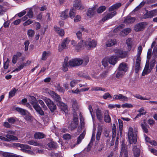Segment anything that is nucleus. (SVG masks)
<instances>
[{
	"label": "nucleus",
	"instance_id": "nucleus-1",
	"mask_svg": "<svg viewBox=\"0 0 157 157\" xmlns=\"http://www.w3.org/2000/svg\"><path fill=\"white\" fill-rule=\"evenodd\" d=\"M137 129L135 128L134 129L129 127L128 129V138L130 144H135L137 140Z\"/></svg>",
	"mask_w": 157,
	"mask_h": 157
},
{
	"label": "nucleus",
	"instance_id": "nucleus-2",
	"mask_svg": "<svg viewBox=\"0 0 157 157\" xmlns=\"http://www.w3.org/2000/svg\"><path fill=\"white\" fill-rule=\"evenodd\" d=\"M30 102L33 105V108L38 113L41 115H43L44 114V112L36 102L37 100L36 98L33 96H30Z\"/></svg>",
	"mask_w": 157,
	"mask_h": 157
},
{
	"label": "nucleus",
	"instance_id": "nucleus-3",
	"mask_svg": "<svg viewBox=\"0 0 157 157\" xmlns=\"http://www.w3.org/2000/svg\"><path fill=\"white\" fill-rule=\"evenodd\" d=\"M128 67L126 63H122L119 65L118 71L116 75L117 78H119L122 76L127 71Z\"/></svg>",
	"mask_w": 157,
	"mask_h": 157
},
{
	"label": "nucleus",
	"instance_id": "nucleus-4",
	"mask_svg": "<svg viewBox=\"0 0 157 157\" xmlns=\"http://www.w3.org/2000/svg\"><path fill=\"white\" fill-rule=\"evenodd\" d=\"M13 145L14 147H17L18 149L23 152L29 153L30 152V150L31 147L27 145L20 143H14Z\"/></svg>",
	"mask_w": 157,
	"mask_h": 157
},
{
	"label": "nucleus",
	"instance_id": "nucleus-5",
	"mask_svg": "<svg viewBox=\"0 0 157 157\" xmlns=\"http://www.w3.org/2000/svg\"><path fill=\"white\" fill-rule=\"evenodd\" d=\"M42 99L44 100L51 112H53L56 109V105L50 99L46 97H44Z\"/></svg>",
	"mask_w": 157,
	"mask_h": 157
},
{
	"label": "nucleus",
	"instance_id": "nucleus-6",
	"mask_svg": "<svg viewBox=\"0 0 157 157\" xmlns=\"http://www.w3.org/2000/svg\"><path fill=\"white\" fill-rule=\"evenodd\" d=\"M83 62V60L82 59L79 58H75L69 60L68 65L70 67L78 66L82 64Z\"/></svg>",
	"mask_w": 157,
	"mask_h": 157
},
{
	"label": "nucleus",
	"instance_id": "nucleus-7",
	"mask_svg": "<svg viewBox=\"0 0 157 157\" xmlns=\"http://www.w3.org/2000/svg\"><path fill=\"white\" fill-rule=\"evenodd\" d=\"M70 39L68 37H67L64 39L62 41L61 45H59L58 47V50L61 52L63 49L67 48L68 44L70 41Z\"/></svg>",
	"mask_w": 157,
	"mask_h": 157
},
{
	"label": "nucleus",
	"instance_id": "nucleus-8",
	"mask_svg": "<svg viewBox=\"0 0 157 157\" xmlns=\"http://www.w3.org/2000/svg\"><path fill=\"white\" fill-rule=\"evenodd\" d=\"M128 153L127 150V147L124 144V141L122 142L121 149L120 157H128Z\"/></svg>",
	"mask_w": 157,
	"mask_h": 157
},
{
	"label": "nucleus",
	"instance_id": "nucleus-9",
	"mask_svg": "<svg viewBox=\"0 0 157 157\" xmlns=\"http://www.w3.org/2000/svg\"><path fill=\"white\" fill-rule=\"evenodd\" d=\"M114 52L116 53V56L117 58H124L127 55V52L123 51L121 49H115Z\"/></svg>",
	"mask_w": 157,
	"mask_h": 157
},
{
	"label": "nucleus",
	"instance_id": "nucleus-10",
	"mask_svg": "<svg viewBox=\"0 0 157 157\" xmlns=\"http://www.w3.org/2000/svg\"><path fill=\"white\" fill-rule=\"evenodd\" d=\"M97 45V42L94 40L89 38L86 40V46L90 48H95Z\"/></svg>",
	"mask_w": 157,
	"mask_h": 157
},
{
	"label": "nucleus",
	"instance_id": "nucleus-11",
	"mask_svg": "<svg viewBox=\"0 0 157 157\" xmlns=\"http://www.w3.org/2000/svg\"><path fill=\"white\" fill-rule=\"evenodd\" d=\"M48 93L58 103L61 102L60 98L59 95L55 93L53 91L48 90Z\"/></svg>",
	"mask_w": 157,
	"mask_h": 157
},
{
	"label": "nucleus",
	"instance_id": "nucleus-12",
	"mask_svg": "<svg viewBox=\"0 0 157 157\" xmlns=\"http://www.w3.org/2000/svg\"><path fill=\"white\" fill-rule=\"evenodd\" d=\"M135 65V72L137 73L140 69V64L141 61V58L140 56H136Z\"/></svg>",
	"mask_w": 157,
	"mask_h": 157
},
{
	"label": "nucleus",
	"instance_id": "nucleus-13",
	"mask_svg": "<svg viewBox=\"0 0 157 157\" xmlns=\"http://www.w3.org/2000/svg\"><path fill=\"white\" fill-rule=\"evenodd\" d=\"M157 15V9L147 12L144 15L145 18H151Z\"/></svg>",
	"mask_w": 157,
	"mask_h": 157
},
{
	"label": "nucleus",
	"instance_id": "nucleus-14",
	"mask_svg": "<svg viewBox=\"0 0 157 157\" xmlns=\"http://www.w3.org/2000/svg\"><path fill=\"white\" fill-rule=\"evenodd\" d=\"M78 119L76 116H74L73 118V120L72 121L71 124L69 126V128L71 130L75 129L77 127L78 124Z\"/></svg>",
	"mask_w": 157,
	"mask_h": 157
},
{
	"label": "nucleus",
	"instance_id": "nucleus-15",
	"mask_svg": "<svg viewBox=\"0 0 157 157\" xmlns=\"http://www.w3.org/2000/svg\"><path fill=\"white\" fill-rule=\"evenodd\" d=\"M144 22H141L136 24L134 27V29L136 32L141 31L144 29L145 28Z\"/></svg>",
	"mask_w": 157,
	"mask_h": 157
},
{
	"label": "nucleus",
	"instance_id": "nucleus-16",
	"mask_svg": "<svg viewBox=\"0 0 157 157\" xmlns=\"http://www.w3.org/2000/svg\"><path fill=\"white\" fill-rule=\"evenodd\" d=\"M96 9V7L95 6L89 8L87 10L86 13L87 16L90 18L93 17L95 13Z\"/></svg>",
	"mask_w": 157,
	"mask_h": 157
},
{
	"label": "nucleus",
	"instance_id": "nucleus-17",
	"mask_svg": "<svg viewBox=\"0 0 157 157\" xmlns=\"http://www.w3.org/2000/svg\"><path fill=\"white\" fill-rule=\"evenodd\" d=\"M34 14L32 11V9L30 8L29 11L27 12V14L22 17V21H25L27 20L28 18L30 19H32L33 18Z\"/></svg>",
	"mask_w": 157,
	"mask_h": 157
},
{
	"label": "nucleus",
	"instance_id": "nucleus-18",
	"mask_svg": "<svg viewBox=\"0 0 157 157\" xmlns=\"http://www.w3.org/2000/svg\"><path fill=\"white\" fill-rule=\"evenodd\" d=\"M73 6L75 9L78 10H81L83 9L84 7L82 5L80 0H75L74 1Z\"/></svg>",
	"mask_w": 157,
	"mask_h": 157
},
{
	"label": "nucleus",
	"instance_id": "nucleus-19",
	"mask_svg": "<svg viewBox=\"0 0 157 157\" xmlns=\"http://www.w3.org/2000/svg\"><path fill=\"white\" fill-rule=\"evenodd\" d=\"M152 69L149 66V61H147L145 68L142 73L143 75H144L147 73L151 72Z\"/></svg>",
	"mask_w": 157,
	"mask_h": 157
},
{
	"label": "nucleus",
	"instance_id": "nucleus-20",
	"mask_svg": "<svg viewBox=\"0 0 157 157\" xmlns=\"http://www.w3.org/2000/svg\"><path fill=\"white\" fill-rule=\"evenodd\" d=\"M107 57L109 60V63L113 66L115 65L117 62L118 59L117 56L116 55H113Z\"/></svg>",
	"mask_w": 157,
	"mask_h": 157
},
{
	"label": "nucleus",
	"instance_id": "nucleus-21",
	"mask_svg": "<svg viewBox=\"0 0 157 157\" xmlns=\"http://www.w3.org/2000/svg\"><path fill=\"white\" fill-rule=\"evenodd\" d=\"M117 13L116 11L113 12H111L108 13L107 15L102 19V21H104L108 19L112 18Z\"/></svg>",
	"mask_w": 157,
	"mask_h": 157
},
{
	"label": "nucleus",
	"instance_id": "nucleus-22",
	"mask_svg": "<svg viewBox=\"0 0 157 157\" xmlns=\"http://www.w3.org/2000/svg\"><path fill=\"white\" fill-rule=\"evenodd\" d=\"M57 105L60 109L63 111L65 113H67L68 111L67 106L64 103L61 102L57 103Z\"/></svg>",
	"mask_w": 157,
	"mask_h": 157
},
{
	"label": "nucleus",
	"instance_id": "nucleus-23",
	"mask_svg": "<svg viewBox=\"0 0 157 157\" xmlns=\"http://www.w3.org/2000/svg\"><path fill=\"white\" fill-rule=\"evenodd\" d=\"M104 121L106 123H110L111 122V119L109 115V111L107 110L105 111L104 114Z\"/></svg>",
	"mask_w": 157,
	"mask_h": 157
},
{
	"label": "nucleus",
	"instance_id": "nucleus-24",
	"mask_svg": "<svg viewBox=\"0 0 157 157\" xmlns=\"http://www.w3.org/2000/svg\"><path fill=\"white\" fill-rule=\"evenodd\" d=\"M86 41L84 42L83 40H81L75 47L76 50L78 51L81 48L86 46Z\"/></svg>",
	"mask_w": 157,
	"mask_h": 157
},
{
	"label": "nucleus",
	"instance_id": "nucleus-25",
	"mask_svg": "<svg viewBox=\"0 0 157 157\" xmlns=\"http://www.w3.org/2000/svg\"><path fill=\"white\" fill-rule=\"evenodd\" d=\"M54 30L60 36H64L65 32L63 29L58 28L56 26H55L54 27Z\"/></svg>",
	"mask_w": 157,
	"mask_h": 157
},
{
	"label": "nucleus",
	"instance_id": "nucleus-26",
	"mask_svg": "<svg viewBox=\"0 0 157 157\" xmlns=\"http://www.w3.org/2000/svg\"><path fill=\"white\" fill-rule=\"evenodd\" d=\"M135 18L130 16L126 17L124 20V22L125 23H131L134 22L135 21Z\"/></svg>",
	"mask_w": 157,
	"mask_h": 157
},
{
	"label": "nucleus",
	"instance_id": "nucleus-27",
	"mask_svg": "<svg viewBox=\"0 0 157 157\" xmlns=\"http://www.w3.org/2000/svg\"><path fill=\"white\" fill-rule=\"evenodd\" d=\"M68 59L67 57H66L64 59V62L63 65L62 70L64 71H66L68 70V67H71L69 66V62H67Z\"/></svg>",
	"mask_w": 157,
	"mask_h": 157
},
{
	"label": "nucleus",
	"instance_id": "nucleus-28",
	"mask_svg": "<svg viewBox=\"0 0 157 157\" xmlns=\"http://www.w3.org/2000/svg\"><path fill=\"white\" fill-rule=\"evenodd\" d=\"M68 10L66 9L64 11H62L61 13L60 17L62 20H64L67 18L68 16Z\"/></svg>",
	"mask_w": 157,
	"mask_h": 157
},
{
	"label": "nucleus",
	"instance_id": "nucleus-29",
	"mask_svg": "<svg viewBox=\"0 0 157 157\" xmlns=\"http://www.w3.org/2000/svg\"><path fill=\"white\" fill-rule=\"evenodd\" d=\"M117 43V41L116 40L110 39L106 42L105 46L106 47H110L114 45Z\"/></svg>",
	"mask_w": 157,
	"mask_h": 157
},
{
	"label": "nucleus",
	"instance_id": "nucleus-30",
	"mask_svg": "<svg viewBox=\"0 0 157 157\" xmlns=\"http://www.w3.org/2000/svg\"><path fill=\"white\" fill-rule=\"evenodd\" d=\"M131 30V29L129 28L125 29L120 32V35L121 36H124L128 35Z\"/></svg>",
	"mask_w": 157,
	"mask_h": 157
},
{
	"label": "nucleus",
	"instance_id": "nucleus-31",
	"mask_svg": "<svg viewBox=\"0 0 157 157\" xmlns=\"http://www.w3.org/2000/svg\"><path fill=\"white\" fill-rule=\"evenodd\" d=\"M121 6L120 3H117L110 6L109 8V11H112L118 9Z\"/></svg>",
	"mask_w": 157,
	"mask_h": 157
},
{
	"label": "nucleus",
	"instance_id": "nucleus-32",
	"mask_svg": "<svg viewBox=\"0 0 157 157\" xmlns=\"http://www.w3.org/2000/svg\"><path fill=\"white\" fill-rule=\"evenodd\" d=\"M126 43L127 45V48L129 51L131 50L132 44V39L131 38H128L126 40Z\"/></svg>",
	"mask_w": 157,
	"mask_h": 157
},
{
	"label": "nucleus",
	"instance_id": "nucleus-33",
	"mask_svg": "<svg viewBox=\"0 0 157 157\" xmlns=\"http://www.w3.org/2000/svg\"><path fill=\"white\" fill-rule=\"evenodd\" d=\"M96 116L98 119L100 121L102 120V113L101 110L98 109L96 111Z\"/></svg>",
	"mask_w": 157,
	"mask_h": 157
},
{
	"label": "nucleus",
	"instance_id": "nucleus-34",
	"mask_svg": "<svg viewBox=\"0 0 157 157\" xmlns=\"http://www.w3.org/2000/svg\"><path fill=\"white\" fill-rule=\"evenodd\" d=\"M133 151L134 157H139L140 154V149L136 147H134Z\"/></svg>",
	"mask_w": 157,
	"mask_h": 157
},
{
	"label": "nucleus",
	"instance_id": "nucleus-35",
	"mask_svg": "<svg viewBox=\"0 0 157 157\" xmlns=\"http://www.w3.org/2000/svg\"><path fill=\"white\" fill-rule=\"evenodd\" d=\"M45 135L42 133L39 132L36 133L34 135V137L36 139H40L44 138Z\"/></svg>",
	"mask_w": 157,
	"mask_h": 157
},
{
	"label": "nucleus",
	"instance_id": "nucleus-36",
	"mask_svg": "<svg viewBox=\"0 0 157 157\" xmlns=\"http://www.w3.org/2000/svg\"><path fill=\"white\" fill-rule=\"evenodd\" d=\"M15 110L19 113H20L21 114L23 115L26 114H27V113L28 112V111L26 110L19 107L16 108H15Z\"/></svg>",
	"mask_w": 157,
	"mask_h": 157
},
{
	"label": "nucleus",
	"instance_id": "nucleus-37",
	"mask_svg": "<svg viewBox=\"0 0 157 157\" xmlns=\"http://www.w3.org/2000/svg\"><path fill=\"white\" fill-rule=\"evenodd\" d=\"M28 143L29 144L36 146H41L42 145L41 144L33 140L28 141Z\"/></svg>",
	"mask_w": 157,
	"mask_h": 157
},
{
	"label": "nucleus",
	"instance_id": "nucleus-38",
	"mask_svg": "<svg viewBox=\"0 0 157 157\" xmlns=\"http://www.w3.org/2000/svg\"><path fill=\"white\" fill-rule=\"evenodd\" d=\"M21 54L20 53H17L16 55H14L13 57L12 62L13 63H16L17 59L21 56Z\"/></svg>",
	"mask_w": 157,
	"mask_h": 157
},
{
	"label": "nucleus",
	"instance_id": "nucleus-39",
	"mask_svg": "<svg viewBox=\"0 0 157 157\" xmlns=\"http://www.w3.org/2000/svg\"><path fill=\"white\" fill-rule=\"evenodd\" d=\"M102 65L105 67L108 66L109 63V60L107 57H105L102 61Z\"/></svg>",
	"mask_w": 157,
	"mask_h": 157
},
{
	"label": "nucleus",
	"instance_id": "nucleus-40",
	"mask_svg": "<svg viewBox=\"0 0 157 157\" xmlns=\"http://www.w3.org/2000/svg\"><path fill=\"white\" fill-rule=\"evenodd\" d=\"M146 121L144 120V124H141V125L142 128L144 132L145 133H147L148 132V129L147 128V126L146 124Z\"/></svg>",
	"mask_w": 157,
	"mask_h": 157
},
{
	"label": "nucleus",
	"instance_id": "nucleus-41",
	"mask_svg": "<svg viewBox=\"0 0 157 157\" xmlns=\"http://www.w3.org/2000/svg\"><path fill=\"white\" fill-rule=\"evenodd\" d=\"M85 135V133L83 132L77 138V144H79L81 143L82 140L84 138Z\"/></svg>",
	"mask_w": 157,
	"mask_h": 157
},
{
	"label": "nucleus",
	"instance_id": "nucleus-42",
	"mask_svg": "<svg viewBox=\"0 0 157 157\" xmlns=\"http://www.w3.org/2000/svg\"><path fill=\"white\" fill-rule=\"evenodd\" d=\"M6 137L10 140H18V138L14 136L8 134L6 136Z\"/></svg>",
	"mask_w": 157,
	"mask_h": 157
},
{
	"label": "nucleus",
	"instance_id": "nucleus-43",
	"mask_svg": "<svg viewBox=\"0 0 157 157\" xmlns=\"http://www.w3.org/2000/svg\"><path fill=\"white\" fill-rule=\"evenodd\" d=\"M24 117V118L27 121H32L33 120V117L31 116L30 114L28 112L27 113V114L25 115Z\"/></svg>",
	"mask_w": 157,
	"mask_h": 157
},
{
	"label": "nucleus",
	"instance_id": "nucleus-44",
	"mask_svg": "<svg viewBox=\"0 0 157 157\" xmlns=\"http://www.w3.org/2000/svg\"><path fill=\"white\" fill-rule=\"evenodd\" d=\"M50 54V52H44L42 54L41 59L43 60H45L46 59L47 57Z\"/></svg>",
	"mask_w": 157,
	"mask_h": 157
},
{
	"label": "nucleus",
	"instance_id": "nucleus-45",
	"mask_svg": "<svg viewBox=\"0 0 157 157\" xmlns=\"http://www.w3.org/2000/svg\"><path fill=\"white\" fill-rule=\"evenodd\" d=\"M36 102H39L44 109L46 110L47 109L46 106L45 105L43 100L40 99H39Z\"/></svg>",
	"mask_w": 157,
	"mask_h": 157
},
{
	"label": "nucleus",
	"instance_id": "nucleus-46",
	"mask_svg": "<svg viewBox=\"0 0 157 157\" xmlns=\"http://www.w3.org/2000/svg\"><path fill=\"white\" fill-rule=\"evenodd\" d=\"M90 90L91 91H99L101 90L103 91H105V89L104 88H102L101 87H92L91 90Z\"/></svg>",
	"mask_w": 157,
	"mask_h": 157
},
{
	"label": "nucleus",
	"instance_id": "nucleus-47",
	"mask_svg": "<svg viewBox=\"0 0 157 157\" xmlns=\"http://www.w3.org/2000/svg\"><path fill=\"white\" fill-rule=\"evenodd\" d=\"M35 33V32L32 29H29L27 31V34L28 36L29 37H33Z\"/></svg>",
	"mask_w": 157,
	"mask_h": 157
},
{
	"label": "nucleus",
	"instance_id": "nucleus-48",
	"mask_svg": "<svg viewBox=\"0 0 157 157\" xmlns=\"http://www.w3.org/2000/svg\"><path fill=\"white\" fill-rule=\"evenodd\" d=\"M17 90L15 88H13L9 93V97L11 98L13 97L15 94Z\"/></svg>",
	"mask_w": 157,
	"mask_h": 157
},
{
	"label": "nucleus",
	"instance_id": "nucleus-49",
	"mask_svg": "<svg viewBox=\"0 0 157 157\" xmlns=\"http://www.w3.org/2000/svg\"><path fill=\"white\" fill-rule=\"evenodd\" d=\"M75 15V13L74 8L71 9L69 13V16L72 19L74 18Z\"/></svg>",
	"mask_w": 157,
	"mask_h": 157
},
{
	"label": "nucleus",
	"instance_id": "nucleus-50",
	"mask_svg": "<svg viewBox=\"0 0 157 157\" xmlns=\"http://www.w3.org/2000/svg\"><path fill=\"white\" fill-rule=\"evenodd\" d=\"M118 121L119 125V130L120 131V134H121L122 133V128L123 123L122 121L120 119H118Z\"/></svg>",
	"mask_w": 157,
	"mask_h": 157
},
{
	"label": "nucleus",
	"instance_id": "nucleus-51",
	"mask_svg": "<svg viewBox=\"0 0 157 157\" xmlns=\"http://www.w3.org/2000/svg\"><path fill=\"white\" fill-rule=\"evenodd\" d=\"M80 82L79 80H74L71 81L70 83V85L71 88L75 86L76 85Z\"/></svg>",
	"mask_w": 157,
	"mask_h": 157
},
{
	"label": "nucleus",
	"instance_id": "nucleus-52",
	"mask_svg": "<svg viewBox=\"0 0 157 157\" xmlns=\"http://www.w3.org/2000/svg\"><path fill=\"white\" fill-rule=\"evenodd\" d=\"M102 131L101 128H99L98 129V131L96 134V140H99L100 138V136L101 134V132Z\"/></svg>",
	"mask_w": 157,
	"mask_h": 157
},
{
	"label": "nucleus",
	"instance_id": "nucleus-53",
	"mask_svg": "<svg viewBox=\"0 0 157 157\" xmlns=\"http://www.w3.org/2000/svg\"><path fill=\"white\" fill-rule=\"evenodd\" d=\"M48 146L50 148H55L56 147V143L53 141H51L48 144Z\"/></svg>",
	"mask_w": 157,
	"mask_h": 157
},
{
	"label": "nucleus",
	"instance_id": "nucleus-54",
	"mask_svg": "<svg viewBox=\"0 0 157 157\" xmlns=\"http://www.w3.org/2000/svg\"><path fill=\"white\" fill-rule=\"evenodd\" d=\"M11 154L6 152H0V156L3 157H10Z\"/></svg>",
	"mask_w": 157,
	"mask_h": 157
},
{
	"label": "nucleus",
	"instance_id": "nucleus-55",
	"mask_svg": "<svg viewBox=\"0 0 157 157\" xmlns=\"http://www.w3.org/2000/svg\"><path fill=\"white\" fill-rule=\"evenodd\" d=\"M134 96L135 98H137L139 99H140V100H147L150 99L149 98L143 97L141 95L139 94H136V95H134Z\"/></svg>",
	"mask_w": 157,
	"mask_h": 157
},
{
	"label": "nucleus",
	"instance_id": "nucleus-56",
	"mask_svg": "<svg viewBox=\"0 0 157 157\" xmlns=\"http://www.w3.org/2000/svg\"><path fill=\"white\" fill-rule=\"evenodd\" d=\"M56 90L59 91L61 92H64V89L60 86V84H58L56 86Z\"/></svg>",
	"mask_w": 157,
	"mask_h": 157
},
{
	"label": "nucleus",
	"instance_id": "nucleus-57",
	"mask_svg": "<svg viewBox=\"0 0 157 157\" xmlns=\"http://www.w3.org/2000/svg\"><path fill=\"white\" fill-rule=\"evenodd\" d=\"M121 107L123 108H130L133 107V105L130 103H126L121 105Z\"/></svg>",
	"mask_w": 157,
	"mask_h": 157
},
{
	"label": "nucleus",
	"instance_id": "nucleus-58",
	"mask_svg": "<svg viewBox=\"0 0 157 157\" xmlns=\"http://www.w3.org/2000/svg\"><path fill=\"white\" fill-rule=\"evenodd\" d=\"M151 49H149L148 50L147 54V61H149V60L151 58Z\"/></svg>",
	"mask_w": 157,
	"mask_h": 157
},
{
	"label": "nucleus",
	"instance_id": "nucleus-59",
	"mask_svg": "<svg viewBox=\"0 0 157 157\" xmlns=\"http://www.w3.org/2000/svg\"><path fill=\"white\" fill-rule=\"evenodd\" d=\"M106 8L104 6L100 7L97 10V12L98 13H101L103 12L105 10Z\"/></svg>",
	"mask_w": 157,
	"mask_h": 157
},
{
	"label": "nucleus",
	"instance_id": "nucleus-60",
	"mask_svg": "<svg viewBox=\"0 0 157 157\" xmlns=\"http://www.w3.org/2000/svg\"><path fill=\"white\" fill-rule=\"evenodd\" d=\"M30 44L29 41V40H26L24 43L25 45V51H27L28 50V47Z\"/></svg>",
	"mask_w": 157,
	"mask_h": 157
},
{
	"label": "nucleus",
	"instance_id": "nucleus-61",
	"mask_svg": "<svg viewBox=\"0 0 157 157\" xmlns=\"http://www.w3.org/2000/svg\"><path fill=\"white\" fill-rule=\"evenodd\" d=\"M112 96L108 92L105 93L103 95V98L104 99H106L108 98H111Z\"/></svg>",
	"mask_w": 157,
	"mask_h": 157
},
{
	"label": "nucleus",
	"instance_id": "nucleus-62",
	"mask_svg": "<svg viewBox=\"0 0 157 157\" xmlns=\"http://www.w3.org/2000/svg\"><path fill=\"white\" fill-rule=\"evenodd\" d=\"M33 23V21L31 19H29L24 23L23 24V25L25 26L28 25L32 23Z\"/></svg>",
	"mask_w": 157,
	"mask_h": 157
},
{
	"label": "nucleus",
	"instance_id": "nucleus-63",
	"mask_svg": "<svg viewBox=\"0 0 157 157\" xmlns=\"http://www.w3.org/2000/svg\"><path fill=\"white\" fill-rule=\"evenodd\" d=\"M146 3V2L145 1H143L141 2L140 4L137 6L136 8V10H138L142 7Z\"/></svg>",
	"mask_w": 157,
	"mask_h": 157
},
{
	"label": "nucleus",
	"instance_id": "nucleus-64",
	"mask_svg": "<svg viewBox=\"0 0 157 157\" xmlns=\"http://www.w3.org/2000/svg\"><path fill=\"white\" fill-rule=\"evenodd\" d=\"M76 35L77 38L78 39H81L82 38V33L80 31H78L76 33Z\"/></svg>",
	"mask_w": 157,
	"mask_h": 157
}]
</instances>
